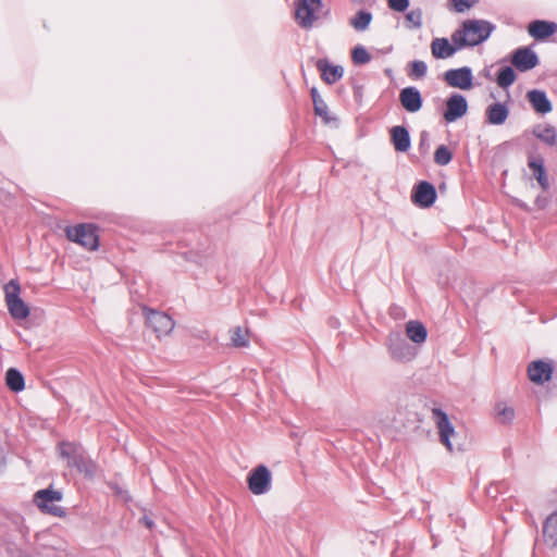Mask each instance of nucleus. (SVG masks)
Segmentation results:
<instances>
[{
	"label": "nucleus",
	"mask_w": 557,
	"mask_h": 557,
	"mask_svg": "<svg viewBox=\"0 0 557 557\" xmlns=\"http://www.w3.org/2000/svg\"><path fill=\"white\" fill-rule=\"evenodd\" d=\"M512 65H502L496 72L495 82L503 89H508L517 81V73L528 72L540 64V58L532 46H523L515 49L510 54Z\"/></svg>",
	"instance_id": "1"
},
{
	"label": "nucleus",
	"mask_w": 557,
	"mask_h": 557,
	"mask_svg": "<svg viewBox=\"0 0 557 557\" xmlns=\"http://www.w3.org/2000/svg\"><path fill=\"white\" fill-rule=\"evenodd\" d=\"M55 449L58 457L65 461L67 468L76 470L86 479H94L96 476L98 466L96 461L89 457L81 443L60 441Z\"/></svg>",
	"instance_id": "2"
},
{
	"label": "nucleus",
	"mask_w": 557,
	"mask_h": 557,
	"mask_svg": "<svg viewBox=\"0 0 557 557\" xmlns=\"http://www.w3.org/2000/svg\"><path fill=\"white\" fill-rule=\"evenodd\" d=\"M496 26L486 20H466L460 27L456 29L457 35L463 42V47H475L485 42Z\"/></svg>",
	"instance_id": "3"
},
{
	"label": "nucleus",
	"mask_w": 557,
	"mask_h": 557,
	"mask_svg": "<svg viewBox=\"0 0 557 557\" xmlns=\"http://www.w3.org/2000/svg\"><path fill=\"white\" fill-rule=\"evenodd\" d=\"M100 227L96 223H78L65 228L66 238L81 245L89 251H96L100 246Z\"/></svg>",
	"instance_id": "4"
},
{
	"label": "nucleus",
	"mask_w": 557,
	"mask_h": 557,
	"mask_svg": "<svg viewBox=\"0 0 557 557\" xmlns=\"http://www.w3.org/2000/svg\"><path fill=\"white\" fill-rule=\"evenodd\" d=\"M62 499V491L54 490L52 484L46 488L38 490L33 495V503L42 513L58 518L66 517V509L55 505V503H59Z\"/></svg>",
	"instance_id": "5"
},
{
	"label": "nucleus",
	"mask_w": 557,
	"mask_h": 557,
	"mask_svg": "<svg viewBox=\"0 0 557 557\" xmlns=\"http://www.w3.org/2000/svg\"><path fill=\"white\" fill-rule=\"evenodd\" d=\"M5 302L10 315L14 320H25L30 314L29 306L21 298V285L17 280H10L4 285Z\"/></svg>",
	"instance_id": "6"
},
{
	"label": "nucleus",
	"mask_w": 557,
	"mask_h": 557,
	"mask_svg": "<svg viewBox=\"0 0 557 557\" xmlns=\"http://www.w3.org/2000/svg\"><path fill=\"white\" fill-rule=\"evenodd\" d=\"M143 313L145 315L146 326L159 338L161 336L169 335L175 326V322L172 317L165 312L145 306L143 307Z\"/></svg>",
	"instance_id": "7"
},
{
	"label": "nucleus",
	"mask_w": 557,
	"mask_h": 557,
	"mask_svg": "<svg viewBox=\"0 0 557 557\" xmlns=\"http://www.w3.org/2000/svg\"><path fill=\"white\" fill-rule=\"evenodd\" d=\"M388 352L397 362H409L417 356V348L410 345L400 332H392L387 338Z\"/></svg>",
	"instance_id": "8"
},
{
	"label": "nucleus",
	"mask_w": 557,
	"mask_h": 557,
	"mask_svg": "<svg viewBox=\"0 0 557 557\" xmlns=\"http://www.w3.org/2000/svg\"><path fill=\"white\" fill-rule=\"evenodd\" d=\"M246 481L253 495H264L272 487V472L265 465L260 463L249 471Z\"/></svg>",
	"instance_id": "9"
},
{
	"label": "nucleus",
	"mask_w": 557,
	"mask_h": 557,
	"mask_svg": "<svg viewBox=\"0 0 557 557\" xmlns=\"http://www.w3.org/2000/svg\"><path fill=\"white\" fill-rule=\"evenodd\" d=\"M431 53L436 60H445L455 55L458 51L465 49L463 42L460 40L455 30L450 40L446 37H436L431 41Z\"/></svg>",
	"instance_id": "10"
},
{
	"label": "nucleus",
	"mask_w": 557,
	"mask_h": 557,
	"mask_svg": "<svg viewBox=\"0 0 557 557\" xmlns=\"http://www.w3.org/2000/svg\"><path fill=\"white\" fill-rule=\"evenodd\" d=\"M295 20L305 29L312 27L318 20L317 12L323 7V0H297L295 2Z\"/></svg>",
	"instance_id": "11"
},
{
	"label": "nucleus",
	"mask_w": 557,
	"mask_h": 557,
	"mask_svg": "<svg viewBox=\"0 0 557 557\" xmlns=\"http://www.w3.org/2000/svg\"><path fill=\"white\" fill-rule=\"evenodd\" d=\"M443 79L451 88L470 90L474 87L473 71L468 65L445 71Z\"/></svg>",
	"instance_id": "12"
},
{
	"label": "nucleus",
	"mask_w": 557,
	"mask_h": 557,
	"mask_svg": "<svg viewBox=\"0 0 557 557\" xmlns=\"http://www.w3.org/2000/svg\"><path fill=\"white\" fill-rule=\"evenodd\" d=\"M432 413L436 428L438 429L440 442L448 451L453 453L454 448L451 437L456 435V430L449 419V416L440 407L433 408Z\"/></svg>",
	"instance_id": "13"
},
{
	"label": "nucleus",
	"mask_w": 557,
	"mask_h": 557,
	"mask_svg": "<svg viewBox=\"0 0 557 557\" xmlns=\"http://www.w3.org/2000/svg\"><path fill=\"white\" fill-rule=\"evenodd\" d=\"M437 199V191L429 181L418 182L411 190V201L419 208H431Z\"/></svg>",
	"instance_id": "14"
},
{
	"label": "nucleus",
	"mask_w": 557,
	"mask_h": 557,
	"mask_svg": "<svg viewBox=\"0 0 557 557\" xmlns=\"http://www.w3.org/2000/svg\"><path fill=\"white\" fill-rule=\"evenodd\" d=\"M469 109L466 96L453 92L445 101L443 117L447 123H454L463 117Z\"/></svg>",
	"instance_id": "15"
},
{
	"label": "nucleus",
	"mask_w": 557,
	"mask_h": 557,
	"mask_svg": "<svg viewBox=\"0 0 557 557\" xmlns=\"http://www.w3.org/2000/svg\"><path fill=\"white\" fill-rule=\"evenodd\" d=\"M554 374V364L552 361L536 359L528 366L529 380L537 385L549 382Z\"/></svg>",
	"instance_id": "16"
},
{
	"label": "nucleus",
	"mask_w": 557,
	"mask_h": 557,
	"mask_svg": "<svg viewBox=\"0 0 557 557\" xmlns=\"http://www.w3.org/2000/svg\"><path fill=\"white\" fill-rule=\"evenodd\" d=\"M400 106L408 113H417L423 107V97L416 86H407L400 89L398 96Z\"/></svg>",
	"instance_id": "17"
},
{
	"label": "nucleus",
	"mask_w": 557,
	"mask_h": 557,
	"mask_svg": "<svg viewBox=\"0 0 557 557\" xmlns=\"http://www.w3.org/2000/svg\"><path fill=\"white\" fill-rule=\"evenodd\" d=\"M389 141L398 153H407L411 148V135L407 126L395 125L389 129Z\"/></svg>",
	"instance_id": "18"
},
{
	"label": "nucleus",
	"mask_w": 557,
	"mask_h": 557,
	"mask_svg": "<svg viewBox=\"0 0 557 557\" xmlns=\"http://www.w3.org/2000/svg\"><path fill=\"white\" fill-rule=\"evenodd\" d=\"M529 35L537 41H545L557 33V23L546 20H534L528 25Z\"/></svg>",
	"instance_id": "19"
},
{
	"label": "nucleus",
	"mask_w": 557,
	"mask_h": 557,
	"mask_svg": "<svg viewBox=\"0 0 557 557\" xmlns=\"http://www.w3.org/2000/svg\"><path fill=\"white\" fill-rule=\"evenodd\" d=\"M528 166L532 171L533 177L536 180L543 190H548L550 187L547 171L545 168V160L541 154L528 156Z\"/></svg>",
	"instance_id": "20"
},
{
	"label": "nucleus",
	"mask_w": 557,
	"mask_h": 557,
	"mask_svg": "<svg viewBox=\"0 0 557 557\" xmlns=\"http://www.w3.org/2000/svg\"><path fill=\"white\" fill-rule=\"evenodd\" d=\"M315 67L321 73V78L324 83L333 85L337 83L344 75V67L342 65L332 64L329 59H318Z\"/></svg>",
	"instance_id": "21"
},
{
	"label": "nucleus",
	"mask_w": 557,
	"mask_h": 557,
	"mask_svg": "<svg viewBox=\"0 0 557 557\" xmlns=\"http://www.w3.org/2000/svg\"><path fill=\"white\" fill-rule=\"evenodd\" d=\"M527 99L537 114L545 115L553 111V103L545 90L531 89L527 92Z\"/></svg>",
	"instance_id": "22"
},
{
	"label": "nucleus",
	"mask_w": 557,
	"mask_h": 557,
	"mask_svg": "<svg viewBox=\"0 0 557 557\" xmlns=\"http://www.w3.org/2000/svg\"><path fill=\"white\" fill-rule=\"evenodd\" d=\"M509 113V107L506 102H493L485 109V122L490 125H503Z\"/></svg>",
	"instance_id": "23"
},
{
	"label": "nucleus",
	"mask_w": 557,
	"mask_h": 557,
	"mask_svg": "<svg viewBox=\"0 0 557 557\" xmlns=\"http://www.w3.org/2000/svg\"><path fill=\"white\" fill-rule=\"evenodd\" d=\"M310 96H311L312 103H313L314 114L317 116L321 117L325 125H330L332 123L337 124V122H338L337 117L330 114L327 104L320 96V92L317 87L313 86L310 89Z\"/></svg>",
	"instance_id": "24"
},
{
	"label": "nucleus",
	"mask_w": 557,
	"mask_h": 557,
	"mask_svg": "<svg viewBox=\"0 0 557 557\" xmlns=\"http://www.w3.org/2000/svg\"><path fill=\"white\" fill-rule=\"evenodd\" d=\"M543 539L547 546H557V510L550 513L543 523Z\"/></svg>",
	"instance_id": "25"
},
{
	"label": "nucleus",
	"mask_w": 557,
	"mask_h": 557,
	"mask_svg": "<svg viewBox=\"0 0 557 557\" xmlns=\"http://www.w3.org/2000/svg\"><path fill=\"white\" fill-rule=\"evenodd\" d=\"M406 336L414 344H422L428 338L425 325L418 320H410L406 324Z\"/></svg>",
	"instance_id": "26"
},
{
	"label": "nucleus",
	"mask_w": 557,
	"mask_h": 557,
	"mask_svg": "<svg viewBox=\"0 0 557 557\" xmlns=\"http://www.w3.org/2000/svg\"><path fill=\"white\" fill-rule=\"evenodd\" d=\"M5 385L13 393H20L25 388V379L17 368H9L5 372Z\"/></svg>",
	"instance_id": "27"
},
{
	"label": "nucleus",
	"mask_w": 557,
	"mask_h": 557,
	"mask_svg": "<svg viewBox=\"0 0 557 557\" xmlns=\"http://www.w3.org/2000/svg\"><path fill=\"white\" fill-rule=\"evenodd\" d=\"M373 20L372 12L368 10H358L349 20V25L356 30V32H366Z\"/></svg>",
	"instance_id": "28"
},
{
	"label": "nucleus",
	"mask_w": 557,
	"mask_h": 557,
	"mask_svg": "<svg viewBox=\"0 0 557 557\" xmlns=\"http://www.w3.org/2000/svg\"><path fill=\"white\" fill-rule=\"evenodd\" d=\"M372 59L371 53L363 45H357L351 50V60L355 65H364Z\"/></svg>",
	"instance_id": "29"
},
{
	"label": "nucleus",
	"mask_w": 557,
	"mask_h": 557,
	"mask_svg": "<svg viewBox=\"0 0 557 557\" xmlns=\"http://www.w3.org/2000/svg\"><path fill=\"white\" fill-rule=\"evenodd\" d=\"M453 158L454 153L446 145H440L434 152V162L441 166L449 164Z\"/></svg>",
	"instance_id": "30"
},
{
	"label": "nucleus",
	"mask_w": 557,
	"mask_h": 557,
	"mask_svg": "<svg viewBox=\"0 0 557 557\" xmlns=\"http://www.w3.org/2000/svg\"><path fill=\"white\" fill-rule=\"evenodd\" d=\"M423 12L420 8L413 9L406 13V26L409 29H419L422 26Z\"/></svg>",
	"instance_id": "31"
},
{
	"label": "nucleus",
	"mask_w": 557,
	"mask_h": 557,
	"mask_svg": "<svg viewBox=\"0 0 557 557\" xmlns=\"http://www.w3.org/2000/svg\"><path fill=\"white\" fill-rule=\"evenodd\" d=\"M536 138L542 143L553 147L557 141L556 128L553 125H546L542 133L536 134Z\"/></svg>",
	"instance_id": "32"
},
{
	"label": "nucleus",
	"mask_w": 557,
	"mask_h": 557,
	"mask_svg": "<svg viewBox=\"0 0 557 557\" xmlns=\"http://www.w3.org/2000/svg\"><path fill=\"white\" fill-rule=\"evenodd\" d=\"M108 487L112 491V493L121 498L124 503H131L133 500V497L127 488L123 487L115 481H109L107 483Z\"/></svg>",
	"instance_id": "33"
},
{
	"label": "nucleus",
	"mask_w": 557,
	"mask_h": 557,
	"mask_svg": "<svg viewBox=\"0 0 557 557\" xmlns=\"http://www.w3.org/2000/svg\"><path fill=\"white\" fill-rule=\"evenodd\" d=\"M409 65H410L409 76L416 77V78H421L426 75L428 65L424 61L414 60V61L410 62Z\"/></svg>",
	"instance_id": "34"
},
{
	"label": "nucleus",
	"mask_w": 557,
	"mask_h": 557,
	"mask_svg": "<svg viewBox=\"0 0 557 557\" xmlns=\"http://www.w3.org/2000/svg\"><path fill=\"white\" fill-rule=\"evenodd\" d=\"M430 134L428 131H422L419 136L418 150L421 156L426 157L430 152Z\"/></svg>",
	"instance_id": "35"
},
{
	"label": "nucleus",
	"mask_w": 557,
	"mask_h": 557,
	"mask_svg": "<svg viewBox=\"0 0 557 557\" xmlns=\"http://www.w3.org/2000/svg\"><path fill=\"white\" fill-rule=\"evenodd\" d=\"M231 339L234 347H247L249 345V339L245 336L239 326L233 331Z\"/></svg>",
	"instance_id": "36"
},
{
	"label": "nucleus",
	"mask_w": 557,
	"mask_h": 557,
	"mask_svg": "<svg viewBox=\"0 0 557 557\" xmlns=\"http://www.w3.org/2000/svg\"><path fill=\"white\" fill-rule=\"evenodd\" d=\"M497 414L502 423H511L515 419V410L511 407L504 406L500 408V404L497 405Z\"/></svg>",
	"instance_id": "37"
},
{
	"label": "nucleus",
	"mask_w": 557,
	"mask_h": 557,
	"mask_svg": "<svg viewBox=\"0 0 557 557\" xmlns=\"http://www.w3.org/2000/svg\"><path fill=\"white\" fill-rule=\"evenodd\" d=\"M454 7V10L458 13H463L467 10H470L479 0H450Z\"/></svg>",
	"instance_id": "38"
},
{
	"label": "nucleus",
	"mask_w": 557,
	"mask_h": 557,
	"mask_svg": "<svg viewBox=\"0 0 557 557\" xmlns=\"http://www.w3.org/2000/svg\"><path fill=\"white\" fill-rule=\"evenodd\" d=\"M387 7L399 13H404L410 7V0H386Z\"/></svg>",
	"instance_id": "39"
},
{
	"label": "nucleus",
	"mask_w": 557,
	"mask_h": 557,
	"mask_svg": "<svg viewBox=\"0 0 557 557\" xmlns=\"http://www.w3.org/2000/svg\"><path fill=\"white\" fill-rule=\"evenodd\" d=\"M505 487H506V483L505 482H497L495 485L491 484L486 488V494L490 497L496 498L499 493L504 492Z\"/></svg>",
	"instance_id": "40"
},
{
	"label": "nucleus",
	"mask_w": 557,
	"mask_h": 557,
	"mask_svg": "<svg viewBox=\"0 0 557 557\" xmlns=\"http://www.w3.org/2000/svg\"><path fill=\"white\" fill-rule=\"evenodd\" d=\"M492 67H493V65H487V66H485V67L480 72V75H481V76H483V77H485V78H486V79H488V81H493L494 78H493L492 73H491Z\"/></svg>",
	"instance_id": "41"
},
{
	"label": "nucleus",
	"mask_w": 557,
	"mask_h": 557,
	"mask_svg": "<svg viewBox=\"0 0 557 557\" xmlns=\"http://www.w3.org/2000/svg\"><path fill=\"white\" fill-rule=\"evenodd\" d=\"M352 4L356 5H369L372 7L375 3V0H351Z\"/></svg>",
	"instance_id": "42"
},
{
	"label": "nucleus",
	"mask_w": 557,
	"mask_h": 557,
	"mask_svg": "<svg viewBox=\"0 0 557 557\" xmlns=\"http://www.w3.org/2000/svg\"><path fill=\"white\" fill-rule=\"evenodd\" d=\"M140 521L150 530H152V528L154 527V522L151 518H149L148 516H144Z\"/></svg>",
	"instance_id": "43"
},
{
	"label": "nucleus",
	"mask_w": 557,
	"mask_h": 557,
	"mask_svg": "<svg viewBox=\"0 0 557 557\" xmlns=\"http://www.w3.org/2000/svg\"><path fill=\"white\" fill-rule=\"evenodd\" d=\"M535 202L539 208H544L546 206V199H541L540 197L536 198Z\"/></svg>",
	"instance_id": "44"
},
{
	"label": "nucleus",
	"mask_w": 557,
	"mask_h": 557,
	"mask_svg": "<svg viewBox=\"0 0 557 557\" xmlns=\"http://www.w3.org/2000/svg\"><path fill=\"white\" fill-rule=\"evenodd\" d=\"M543 128L540 124L535 125L532 129V134L536 137V134L542 133Z\"/></svg>",
	"instance_id": "45"
},
{
	"label": "nucleus",
	"mask_w": 557,
	"mask_h": 557,
	"mask_svg": "<svg viewBox=\"0 0 557 557\" xmlns=\"http://www.w3.org/2000/svg\"><path fill=\"white\" fill-rule=\"evenodd\" d=\"M360 92H361V86H355V87H354V94H355V96H357V95H358V94H360Z\"/></svg>",
	"instance_id": "46"
},
{
	"label": "nucleus",
	"mask_w": 557,
	"mask_h": 557,
	"mask_svg": "<svg viewBox=\"0 0 557 557\" xmlns=\"http://www.w3.org/2000/svg\"><path fill=\"white\" fill-rule=\"evenodd\" d=\"M385 73H386V74H389V73H392V70H391V69H387V70H385Z\"/></svg>",
	"instance_id": "47"
}]
</instances>
